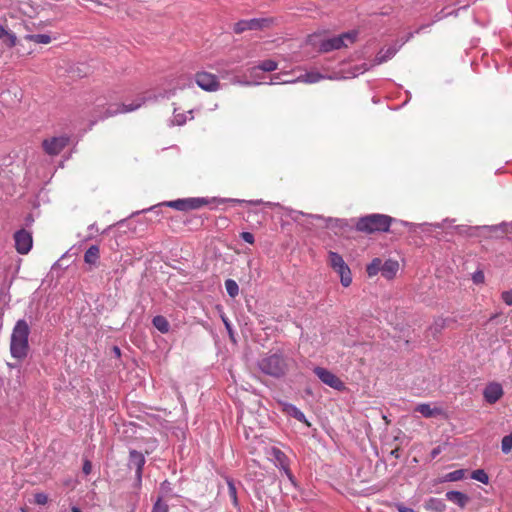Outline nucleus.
Masks as SVG:
<instances>
[{"mask_svg":"<svg viewBox=\"0 0 512 512\" xmlns=\"http://www.w3.org/2000/svg\"><path fill=\"white\" fill-rule=\"evenodd\" d=\"M415 410L426 418L433 417L440 413L439 409H437L435 407H431L430 404H424V403L417 405Z\"/></svg>","mask_w":512,"mask_h":512,"instance_id":"nucleus-28","label":"nucleus"},{"mask_svg":"<svg viewBox=\"0 0 512 512\" xmlns=\"http://www.w3.org/2000/svg\"><path fill=\"white\" fill-rule=\"evenodd\" d=\"M343 77L340 76L339 72H332V73H320L318 71H309L304 74H301L298 76L295 80L296 82H303L307 84H314L321 80L328 79V80H341Z\"/></svg>","mask_w":512,"mask_h":512,"instance_id":"nucleus-11","label":"nucleus"},{"mask_svg":"<svg viewBox=\"0 0 512 512\" xmlns=\"http://www.w3.org/2000/svg\"><path fill=\"white\" fill-rule=\"evenodd\" d=\"M471 478L483 484H488L489 482V477L487 473L482 469H477L473 471L471 474Z\"/></svg>","mask_w":512,"mask_h":512,"instance_id":"nucleus-33","label":"nucleus"},{"mask_svg":"<svg viewBox=\"0 0 512 512\" xmlns=\"http://www.w3.org/2000/svg\"><path fill=\"white\" fill-rule=\"evenodd\" d=\"M446 498L461 508H464L468 503V496L460 491H448Z\"/></svg>","mask_w":512,"mask_h":512,"instance_id":"nucleus-24","label":"nucleus"},{"mask_svg":"<svg viewBox=\"0 0 512 512\" xmlns=\"http://www.w3.org/2000/svg\"><path fill=\"white\" fill-rule=\"evenodd\" d=\"M383 261L380 258H374L366 268L369 277L376 276L379 272L382 273Z\"/></svg>","mask_w":512,"mask_h":512,"instance_id":"nucleus-27","label":"nucleus"},{"mask_svg":"<svg viewBox=\"0 0 512 512\" xmlns=\"http://www.w3.org/2000/svg\"><path fill=\"white\" fill-rule=\"evenodd\" d=\"M357 37L358 32L352 30L333 37H322L317 34L310 35L308 41L319 52L327 53L351 46L356 42Z\"/></svg>","mask_w":512,"mask_h":512,"instance_id":"nucleus-3","label":"nucleus"},{"mask_svg":"<svg viewBox=\"0 0 512 512\" xmlns=\"http://www.w3.org/2000/svg\"><path fill=\"white\" fill-rule=\"evenodd\" d=\"M114 352L116 353L117 356H120V349L118 347H114Z\"/></svg>","mask_w":512,"mask_h":512,"instance_id":"nucleus-49","label":"nucleus"},{"mask_svg":"<svg viewBox=\"0 0 512 512\" xmlns=\"http://www.w3.org/2000/svg\"><path fill=\"white\" fill-rule=\"evenodd\" d=\"M502 452L508 454L512 450V432L503 437L501 442Z\"/></svg>","mask_w":512,"mask_h":512,"instance_id":"nucleus-35","label":"nucleus"},{"mask_svg":"<svg viewBox=\"0 0 512 512\" xmlns=\"http://www.w3.org/2000/svg\"><path fill=\"white\" fill-rule=\"evenodd\" d=\"M399 270V263L396 260L388 259L383 262L382 276L386 279H393Z\"/></svg>","mask_w":512,"mask_h":512,"instance_id":"nucleus-21","label":"nucleus"},{"mask_svg":"<svg viewBox=\"0 0 512 512\" xmlns=\"http://www.w3.org/2000/svg\"><path fill=\"white\" fill-rule=\"evenodd\" d=\"M15 248L20 254H27L33 245V239L30 232L21 229L14 234Z\"/></svg>","mask_w":512,"mask_h":512,"instance_id":"nucleus-14","label":"nucleus"},{"mask_svg":"<svg viewBox=\"0 0 512 512\" xmlns=\"http://www.w3.org/2000/svg\"><path fill=\"white\" fill-rule=\"evenodd\" d=\"M195 81L201 89L208 92H215L221 88L218 77L209 72L201 71L196 73Z\"/></svg>","mask_w":512,"mask_h":512,"instance_id":"nucleus-9","label":"nucleus"},{"mask_svg":"<svg viewBox=\"0 0 512 512\" xmlns=\"http://www.w3.org/2000/svg\"><path fill=\"white\" fill-rule=\"evenodd\" d=\"M413 36V33H410L409 36L402 41V43L399 45V46H396V45H391L387 48H382L376 55L374 61H373V65L376 66V65H380L382 63H385L387 62L388 60H390L391 58H393L395 56V54L397 53L399 47L401 45H403L405 42H407L411 37Z\"/></svg>","mask_w":512,"mask_h":512,"instance_id":"nucleus-15","label":"nucleus"},{"mask_svg":"<svg viewBox=\"0 0 512 512\" xmlns=\"http://www.w3.org/2000/svg\"><path fill=\"white\" fill-rule=\"evenodd\" d=\"M424 507L427 510H431L434 512H443L446 508L445 503L438 498H429L426 502Z\"/></svg>","mask_w":512,"mask_h":512,"instance_id":"nucleus-26","label":"nucleus"},{"mask_svg":"<svg viewBox=\"0 0 512 512\" xmlns=\"http://www.w3.org/2000/svg\"><path fill=\"white\" fill-rule=\"evenodd\" d=\"M71 511H72V512H82V511L80 510V508H78V507H76V506H73V507L71 508Z\"/></svg>","mask_w":512,"mask_h":512,"instance_id":"nucleus-48","label":"nucleus"},{"mask_svg":"<svg viewBox=\"0 0 512 512\" xmlns=\"http://www.w3.org/2000/svg\"><path fill=\"white\" fill-rule=\"evenodd\" d=\"M233 84H239V85H244V86H251V85H260L262 84V82L260 81H248V80H245V81H242L238 78H233L232 81H231Z\"/></svg>","mask_w":512,"mask_h":512,"instance_id":"nucleus-41","label":"nucleus"},{"mask_svg":"<svg viewBox=\"0 0 512 512\" xmlns=\"http://www.w3.org/2000/svg\"><path fill=\"white\" fill-rule=\"evenodd\" d=\"M472 280L475 284H482L485 280V276L482 270H477L472 274Z\"/></svg>","mask_w":512,"mask_h":512,"instance_id":"nucleus-40","label":"nucleus"},{"mask_svg":"<svg viewBox=\"0 0 512 512\" xmlns=\"http://www.w3.org/2000/svg\"><path fill=\"white\" fill-rule=\"evenodd\" d=\"M89 229H90V230H95V224L90 225V226H89Z\"/></svg>","mask_w":512,"mask_h":512,"instance_id":"nucleus-53","label":"nucleus"},{"mask_svg":"<svg viewBox=\"0 0 512 512\" xmlns=\"http://www.w3.org/2000/svg\"><path fill=\"white\" fill-rule=\"evenodd\" d=\"M278 67L277 63L273 60H264L259 65L250 69V75L256 77L258 71L272 72Z\"/></svg>","mask_w":512,"mask_h":512,"instance_id":"nucleus-23","label":"nucleus"},{"mask_svg":"<svg viewBox=\"0 0 512 512\" xmlns=\"http://www.w3.org/2000/svg\"><path fill=\"white\" fill-rule=\"evenodd\" d=\"M392 224L406 227L410 232H416L420 229L423 232L428 231V227L432 226L428 223L415 224L404 220H398L385 214H369L358 219L356 229L364 233L387 232Z\"/></svg>","mask_w":512,"mask_h":512,"instance_id":"nucleus-2","label":"nucleus"},{"mask_svg":"<svg viewBox=\"0 0 512 512\" xmlns=\"http://www.w3.org/2000/svg\"><path fill=\"white\" fill-rule=\"evenodd\" d=\"M269 457L277 467H279L281 470H283V472L287 476L290 483L293 486H295L296 485L295 478L292 475L291 471L289 470V461H288V458L285 455V453L282 452L280 449L273 447L269 451Z\"/></svg>","mask_w":512,"mask_h":512,"instance_id":"nucleus-8","label":"nucleus"},{"mask_svg":"<svg viewBox=\"0 0 512 512\" xmlns=\"http://www.w3.org/2000/svg\"><path fill=\"white\" fill-rule=\"evenodd\" d=\"M4 39V43L8 46V47H14L16 45V41H17V37L14 33L10 32L6 35Z\"/></svg>","mask_w":512,"mask_h":512,"instance_id":"nucleus-38","label":"nucleus"},{"mask_svg":"<svg viewBox=\"0 0 512 512\" xmlns=\"http://www.w3.org/2000/svg\"><path fill=\"white\" fill-rule=\"evenodd\" d=\"M314 373L325 385L341 391L345 388L344 383L331 371L323 367H315Z\"/></svg>","mask_w":512,"mask_h":512,"instance_id":"nucleus-10","label":"nucleus"},{"mask_svg":"<svg viewBox=\"0 0 512 512\" xmlns=\"http://www.w3.org/2000/svg\"><path fill=\"white\" fill-rule=\"evenodd\" d=\"M8 33L9 31L4 26L0 25V39L5 38Z\"/></svg>","mask_w":512,"mask_h":512,"instance_id":"nucleus-46","label":"nucleus"},{"mask_svg":"<svg viewBox=\"0 0 512 512\" xmlns=\"http://www.w3.org/2000/svg\"><path fill=\"white\" fill-rule=\"evenodd\" d=\"M313 218L320 220L323 222V225L326 228H329L334 231L335 234L341 233L345 228L349 225L345 219L340 218H323L319 215L312 216Z\"/></svg>","mask_w":512,"mask_h":512,"instance_id":"nucleus-16","label":"nucleus"},{"mask_svg":"<svg viewBox=\"0 0 512 512\" xmlns=\"http://www.w3.org/2000/svg\"><path fill=\"white\" fill-rule=\"evenodd\" d=\"M391 454H392L393 456H395V457H398V456H399V455H398V449L393 450V451L391 452Z\"/></svg>","mask_w":512,"mask_h":512,"instance_id":"nucleus-51","label":"nucleus"},{"mask_svg":"<svg viewBox=\"0 0 512 512\" xmlns=\"http://www.w3.org/2000/svg\"><path fill=\"white\" fill-rule=\"evenodd\" d=\"M100 257V250L97 245L90 246L85 254H84V261L86 264L91 266H96L98 260Z\"/></svg>","mask_w":512,"mask_h":512,"instance_id":"nucleus-25","label":"nucleus"},{"mask_svg":"<svg viewBox=\"0 0 512 512\" xmlns=\"http://www.w3.org/2000/svg\"><path fill=\"white\" fill-rule=\"evenodd\" d=\"M278 404L284 413L297 419L300 422L305 423L307 426H310V423L306 419L304 413L300 409H298L295 405H293L291 403H287L285 401H281V400L278 401Z\"/></svg>","mask_w":512,"mask_h":512,"instance_id":"nucleus-18","label":"nucleus"},{"mask_svg":"<svg viewBox=\"0 0 512 512\" xmlns=\"http://www.w3.org/2000/svg\"><path fill=\"white\" fill-rule=\"evenodd\" d=\"M194 118L193 116V110H189L187 111L186 113H180L178 112V110L175 108L174 109V112H173V117L172 119L170 120V124L171 125H176V126H182L184 125L188 120H192Z\"/></svg>","mask_w":512,"mask_h":512,"instance_id":"nucleus-22","label":"nucleus"},{"mask_svg":"<svg viewBox=\"0 0 512 512\" xmlns=\"http://www.w3.org/2000/svg\"><path fill=\"white\" fill-rule=\"evenodd\" d=\"M447 15H448V13H447V14H443V12H442V11H441V12H439L438 14H436L434 22H437V21H439V20L443 19V18H444V17H446Z\"/></svg>","mask_w":512,"mask_h":512,"instance_id":"nucleus-47","label":"nucleus"},{"mask_svg":"<svg viewBox=\"0 0 512 512\" xmlns=\"http://www.w3.org/2000/svg\"><path fill=\"white\" fill-rule=\"evenodd\" d=\"M151 512H168V505L162 502L161 499H158Z\"/></svg>","mask_w":512,"mask_h":512,"instance_id":"nucleus-36","label":"nucleus"},{"mask_svg":"<svg viewBox=\"0 0 512 512\" xmlns=\"http://www.w3.org/2000/svg\"><path fill=\"white\" fill-rule=\"evenodd\" d=\"M225 289L231 298H235L239 294V286L233 279L225 281Z\"/></svg>","mask_w":512,"mask_h":512,"instance_id":"nucleus-31","label":"nucleus"},{"mask_svg":"<svg viewBox=\"0 0 512 512\" xmlns=\"http://www.w3.org/2000/svg\"><path fill=\"white\" fill-rule=\"evenodd\" d=\"M241 238L243 241H245L246 243H249V244H253L255 241L253 234L250 232H242Z\"/></svg>","mask_w":512,"mask_h":512,"instance_id":"nucleus-43","label":"nucleus"},{"mask_svg":"<svg viewBox=\"0 0 512 512\" xmlns=\"http://www.w3.org/2000/svg\"><path fill=\"white\" fill-rule=\"evenodd\" d=\"M465 472L466 471L463 469L454 470L452 472H449L445 476V479H446V481H451V482L459 481L465 477Z\"/></svg>","mask_w":512,"mask_h":512,"instance_id":"nucleus-34","label":"nucleus"},{"mask_svg":"<svg viewBox=\"0 0 512 512\" xmlns=\"http://www.w3.org/2000/svg\"><path fill=\"white\" fill-rule=\"evenodd\" d=\"M270 19L268 18H253L249 20H240L234 25L235 33H242L247 30H258L268 26Z\"/></svg>","mask_w":512,"mask_h":512,"instance_id":"nucleus-13","label":"nucleus"},{"mask_svg":"<svg viewBox=\"0 0 512 512\" xmlns=\"http://www.w3.org/2000/svg\"><path fill=\"white\" fill-rule=\"evenodd\" d=\"M175 94L174 90H168L159 95L149 94L148 96H140L129 104L110 106L107 110V116H112L118 113H129L139 109L143 104L150 100H156L158 97L170 98Z\"/></svg>","mask_w":512,"mask_h":512,"instance_id":"nucleus-6","label":"nucleus"},{"mask_svg":"<svg viewBox=\"0 0 512 512\" xmlns=\"http://www.w3.org/2000/svg\"><path fill=\"white\" fill-rule=\"evenodd\" d=\"M501 299L506 305L512 306V288L510 290L503 291L501 293Z\"/></svg>","mask_w":512,"mask_h":512,"instance_id":"nucleus-39","label":"nucleus"},{"mask_svg":"<svg viewBox=\"0 0 512 512\" xmlns=\"http://www.w3.org/2000/svg\"><path fill=\"white\" fill-rule=\"evenodd\" d=\"M30 334V327L28 323L20 319L16 322L10 338V352L13 358L21 360L24 359L29 350L28 337Z\"/></svg>","mask_w":512,"mask_h":512,"instance_id":"nucleus-4","label":"nucleus"},{"mask_svg":"<svg viewBox=\"0 0 512 512\" xmlns=\"http://www.w3.org/2000/svg\"><path fill=\"white\" fill-rule=\"evenodd\" d=\"M34 498L38 505H45L48 501V496L45 493H37Z\"/></svg>","mask_w":512,"mask_h":512,"instance_id":"nucleus-42","label":"nucleus"},{"mask_svg":"<svg viewBox=\"0 0 512 512\" xmlns=\"http://www.w3.org/2000/svg\"><path fill=\"white\" fill-rule=\"evenodd\" d=\"M223 204V203H233V204H242L247 203L250 205H260L265 204L268 207H274L278 206V204L273 202H263L262 200H241V199H235V198H217V197H190V198H183V199H177L172 201H165L162 203H159L157 205L151 206L148 209L143 210V212H154L157 216L161 213V208L163 206L174 208L178 211H189V210H196L203 206L210 205V204Z\"/></svg>","mask_w":512,"mask_h":512,"instance_id":"nucleus-1","label":"nucleus"},{"mask_svg":"<svg viewBox=\"0 0 512 512\" xmlns=\"http://www.w3.org/2000/svg\"><path fill=\"white\" fill-rule=\"evenodd\" d=\"M25 39L38 44H49L52 41L48 34H28Z\"/></svg>","mask_w":512,"mask_h":512,"instance_id":"nucleus-30","label":"nucleus"},{"mask_svg":"<svg viewBox=\"0 0 512 512\" xmlns=\"http://www.w3.org/2000/svg\"><path fill=\"white\" fill-rule=\"evenodd\" d=\"M92 470V464L90 461L86 460L83 464V472L88 475Z\"/></svg>","mask_w":512,"mask_h":512,"instance_id":"nucleus-44","label":"nucleus"},{"mask_svg":"<svg viewBox=\"0 0 512 512\" xmlns=\"http://www.w3.org/2000/svg\"><path fill=\"white\" fill-rule=\"evenodd\" d=\"M227 484H228L229 495H230L233 503L236 505L237 504L236 487H235L234 483L231 480H228Z\"/></svg>","mask_w":512,"mask_h":512,"instance_id":"nucleus-37","label":"nucleus"},{"mask_svg":"<svg viewBox=\"0 0 512 512\" xmlns=\"http://www.w3.org/2000/svg\"><path fill=\"white\" fill-rule=\"evenodd\" d=\"M284 76H289V73H279L275 74L270 78L269 84H288L295 83V80H286Z\"/></svg>","mask_w":512,"mask_h":512,"instance_id":"nucleus-32","label":"nucleus"},{"mask_svg":"<svg viewBox=\"0 0 512 512\" xmlns=\"http://www.w3.org/2000/svg\"><path fill=\"white\" fill-rule=\"evenodd\" d=\"M396 507L399 512H416L414 509L406 507L403 504H397Z\"/></svg>","mask_w":512,"mask_h":512,"instance_id":"nucleus-45","label":"nucleus"},{"mask_svg":"<svg viewBox=\"0 0 512 512\" xmlns=\"http://www.w3.org/2000/svg\"><path fill=\"white\" fill-rule=\"evenodd\" d=\"M69 142V138L65 135L55 136L45 139L42 143L44 151L51 156L58 155Z\"/></svg>","mask_w":512,"mask_h":512,"instance_id":"nucleus-12","label":"nucleus"},{"mask_svg":"<svg viewBox=\"0 0 512 512\" xmlns=\"http://www.w3.org/2000/svg\"><path fill=\"white\" fill-rule=\"evenodd\" d=\"M327 263L329 267L339 276L343 287H349L352 283V273L343 257L334 251H328Z\"/></svg>","mask_w":512,"mask_h":512,"instance_id":"nucleus-7","label":"nucleus"},{"mask_svg":"<svg viewBox=\"0 0 512 512\" xmlns=\"http://www.w3.org/2000/svg\"><path fill=\"white\" fill-rule=\"evenodd\" d=\"M374 65L368 64V63H362L360 65H354L352 66L347 72L344 71H338L340 73V76L343 78L341 80L350 79L357 77L366 71L370 70Z\"/></svg>","mask_w":512,"mask_h":512,"instance_id":"nucleus-20","label":"nucleus"},{"mask_svg":"<svg viewBox=\"0 0 512 512\" xmlns=\"http://www.w3.org/2000/svg\"><path fill=\"white\" fill-rule=\"evenodd\" d=\"M484 228L489 229V230H494V229H496V226H484Z\"/></svg>","mask_w":512,"mask_h":512,"instance_id":"nucleus-52","label":"nucleus"},{"mask_svg":"<svg viewBox=\"0 0 512 512\" xmlns=\"http://www.w3.org/2000/svg\"><path fill=\"white\" fill-rule=\"evenodd\" d=\"M145 457L141 452L131 450L129 455V467L135 469L136 477L141 480Z\"/></svg>","mask_w":512,"mask_h":512,"instance_id":"nucleus-17","label":"nucleus"},{"mask_svg":"<svg viewBox=\"0 0 512 512\" xmlns=\"http://www.w3.org/2000/svg\"><path fill=\"white\" fill-rule=\"evenodd\" d=\"M507 224L506 223H502L500 224V227H505Z\"/></svg>","mask_w":512,"mask_h":512,"instance_id":"nucleus-55","label":"nucleus"},{"mask_svg":"<svg viewBox=\"0 0 512 512\" xmlns=\"http://www.w3.org/2000/svg\"><path fill=\"white\" fill-rule=\"evenodd\" d=\"M284 79H286V80H293L292 78H289L288 76H284Z\"/></svg>","mask_w":512,"mask_h":512,"instance_id":"nucleus-54","label":"nucleus"},{"mask_svg":"<svg viewBox=\"0 0 512 512\" xmlns=\"http://www.w3.org/2000/svg\"><path fill=\"white\" fill-rule=\"evenodd\" d=\"M224 323H225V326L228 330H230V324L229 322L226 320V319H223Z\"/></svg>","mask_w":512,"mask_h":512,"instance_id":"nucleus-50","label":"nucleus"},{"mask_svg":"<svg viewBox=\"0 0 512 512\" xmlns=\"http://www.w3.org/2000/svg\"><path fill=\"white\" fill-rule=\"evenodd\" d=\"M152 323L154 327L161 333H167L169 331L170 325L167 319L161 315L155 316L152 320Z\"/></svg>","mask_w":512,"mask_h":512,"instance_id":"nucleus-29","label":"nucleus"},{"mask_svg":"<svg viewBox=\"0 0 512 512\" xmlns=\"http://www.w3.org/2000/svg\"><path fill=\"white\" fill-rule=\"evenodd\" d=\"M259 369L266 375L279 378L287 371V363L280 354H272L263 357L258 362Z\"/></svg>","mask_w":512,"mask_h":512,"instance_id":"nucleus-5","label":"nucleus"},{"mask_svg":"<svg viewBox=\"0 0 512 512\" xmlns=\"http://www.w3.org/2000/svg\"><path fill=\"white\" fill-rule=\"evenodd\" d=\"M502 395L503 389L499 383H490L484 389V398L490 404L497 402Z\"/></svg>","mask_w":512,"mask_h":512,"instance_id":"nucleus-19","label":"nucleus"}]
</instances>
